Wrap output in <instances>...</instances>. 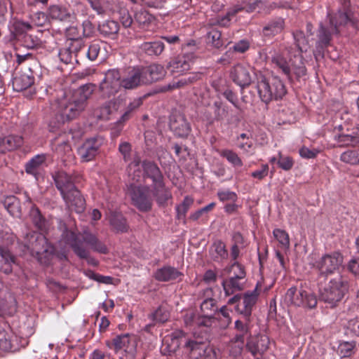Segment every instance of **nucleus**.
<instances>
[{
	"instance_id": "nucleus-1",
	"label": "nucleus",
	"mask_w": 359,
	"mask_h": 359,
	"mask_svg": "<svg viewBox=\"0 0 359 359\" xmlns=\"http://www.w3.org/2000/svg\"><path fill=\"white\" fill-rule=\"evenodd\" d=\"M292 35L295 48L283 44L278 50L270 51L272 63L288 79L291 78L292 73L297 77H301L306 72L302 54L308 50L309 41L302 31L294 32Z\"/></svg>"
},
{
	"instance_id": "nucleus-2",
	"label": "nucleus",
	"mask_w": 359,
	"mask_h": 359,
	"mask_svg": "<svg viewBox=\"0 0 359 359\" xmlns=\"http://www.w3.org/2000/svg\"><path fill=\"white\" fill-rule=\"evenodd\" d=\"M95 85L86 83L78 89L60 90L54 103H51L53 110H58L67 121L76 118L86 108L87 100L95 90Z\"/></svg>"
},
{
	"instance_id": "nucleus-3",
	"label": "nucleus",
	"mask_w": 359,
	"mask_h": 359,
	"mask_svg": "<svg viewBox=\"0 0 359 359\" xmlns=\"http://www.w3.org/2000/svg\"><path fill=\"white\" fill-rule=\"evenodd\" d=\"M58 224L62 231L61 241L69 245L79 258H88L90 251L87 246L93 251L102 254L107 253V246L95 234L88 231H84L82 234L76 233L72 229H68L61 220H59Z\"/></svg>"
},
{
	"instance_id": "nucleus-4",
	"label": "nucleus",
	"mask_w": 359,
	"mask_h": 359,
	"mask_svg": "<svg viewBox=\"0 0 359 359\" xmlns=\"http://www.w3.org/2000/svg\"><path fill=\"white\" fill-rule=\"evenodd\" d=\"M341 8L339 10L338 13L334 16L330 17L328 23L320 25L318 31V46H327L330 44L332 36L334 34L339 33V27L346 24L348 21H351L352 24L359 29V17H354L351 19L348 15V8L350 6L349 0H341Z\"/></svg>"
},
{
	"instance_id": "nucleus-5",
	"label": "nucleus",
	"mask_w": 359,
	"mask_h": 359,
	"mask_svg": "<svg viewBox=\"0 0 359 359\" xmlns=\"http://www.w3.org/2000/svg\"><path fill=\"white\" fill-rule=\"evenodd\" d=\"M27 252L39 262L48 264L54 253V248L48 242L47 238L34 231L26 234L24 241Z\"/></svg>"
},
{
	"instance_id": "nucleus-6",
	"label": "nucleus",
	"mask_w": 359,
	"mask_h": 359,
	"mask_svg": "<svg viewBox=\"0 0 359 359\" xmlns=\"http://www.w3.org/2000/svg\"><path fill=\"white\" fill-rule=\"evenodd\" d=\"M256 76L257 92L264 102L269 103L273 100L282 99L287 93L284 83L278 77L266 79L262 74H256Z\"/></svg>"
},
{
	"instance_id": "nucleus-7",
	"label": "nucleus",
	"mask_w": 359,
	"mask_h": 359,
	"mask_svg": "<svg viewBox=\"0 0 359 359\" xmlns=\"http://www.w3.org/2000/svg\"><path fill=\"white\" fill-rule=\"evenodd\" d=\"M348 290V281L342 276L332 278L329 283L320 290V299L334 306L341 301Z\"/></svg>"
},
{
	"instance_id": "nucleus-8",
	"label": "nucleus",
	"mask_w": 359,
	"mask_h": 359,
	"mask_svg": "<svg viewBox=\"0 0 359 359\" xmlns=\"http://www.w3.org/2000/svg\"><path fill=\"white\" fill-rule=\"evenodd\" d=\"M118 151L125 162H129L127 166V173L132 181L138 182L142 175L140 154L133 151L131 144L122 141L118 145Z\"/></svg>"
},
{
	"instance_id": "nucleus-9",
	"label": "nucleus",
	"mask_w": 359,
	"mask_h": 359,
	"mask_svg": "<svg viewBox=\"0 0 359 359\" xmlns=\"http://www.w3.org/2000/svg\"><path fill=\"white\" fill-rule=\"evenodd\" d=\"M107 345L109 348H113L116 353L123 352L127 359H135L137 337L130 334H120L115 337L111 342H107Z\"/></svg>"
},
{
	"instance_id": "nucleus-10",
	"label": "nucleus",
	"mask_w": 359,
	"mask_h": 359,
	"mask_svg": "<svg viewBox=\"0 0 359 359\" xmlns=\"http://www.w3.org/2000/svg\"><path fill=\"white\" fill-rule=\"evenodd\" d=\"M342 263V255L339 252H334L325 254L319 257L312 265L320 276H327L338 271Z\"/></svg>"
},
{
	"instance_id": "nucleus-11",
	"label": "nucleus",
	"mask_w": 359,
	"mask_h": 359,
	"mask_svg": "<svg viewBox=\"0 0 359 359\" xmlns=\"http://www.w3.org/2000/svg\"><path fill=\"white\" fill-rule=\"evenodd\" d=\"M184 348L191 359H217L219 350L202 341L187 339Z\"/></svg>"
},
{
	"instance_id": "nucleus-12",
	"label": "nucleus",
	"mask_w": 359,
	"mask_h": 359,
	"mask_svg": "<svg viewBox=\"0 0 359 359\" xmlns=\"http://www.w3.org/2000/svg\"><path fill=\"white\" fill-rule=\"evenodd\" d=\"M121 88L120 72L116 69H111L104 73V76L100 83L99 90L102 97H110L115 95Z\"/></svg>"
},
{
	"instance_id": "nucleus-13",
	"label": "nucleus",
	"mask_w": 359,
	"mask_h": 359,
	"mask_svg": "<svg viewBox=\"0 0 359 359\" xmlns=\"http://www.w3.org/2000/svg\"><path fill=\"white\" fill-rule=\"evenodd\" d=\"M133 181L130 187V194L135 205L141 211H148L151 208V199L149 197V189L135 184Z\"/></svg>"
},
{
	"instance_id": "nucleus-14",
	"label": "nucleus",
	"mask_w": 359,
	"mask_h": 359,
	"mask_svg": "<svg viewBox=\"0 0 359 359\" xmlns=\"http://www.w3.org/2000/svg\"><path fill=\"white\" fill-rule=\"evenodd\" d=\"M254 75H255V73L252 67L242 64L235 65L231 72L233 81L241 87L249 86Z\"/></svg>"
},
{
	"instance_id": "nucleus-15",
	"label": "nucleus",
	"mask_w": 359,
	"mask_h": 359,
	"mask_svg": "<svg viewBox=\"0 0 359 359\" xmlns=\"http://www.w3.org/2000/svg\"><path fill=\"white\" fill-rule=\"evenodd\" d=\"M103 144L101 137H96L87 140L78 150L81 160L88 162L93 160L97 154L98 150Z\"/></svg>"
},
{
	"instance_id": "nucleus-16",
	"label": "nucleus",
	"mask_w": 359,
	"mask_h": 359,
	"mask_svg": "<svg viewBox=\"0 0 359 359\" xmlns=\"http://www.w3.org/2000/svg\"><path fill=\"white\" fill-rule=\"evenodd\" d=\"M53 179L62 198L68 199L67 192L76 187L74 183L78 182L77 178L73 177L64 171H58L53 175Z\"/></svg>"
},
{
	"instance_id": "nucleus-17",
	"label": "nucleus",
	"mask_w": 359,
	"mask_h": 359,
	"mask_svg": "<svg viewBox=\"0 0 359 359\" xmlns=\"http://www.w3.org/2000/svg\"><path fill=\"white\" fill-rule=\"evenodd\" d=\"M193 61V54H184L174 58L167 67L172 74H183L190 69Z\"/></svg>"
},
{
	"instance_id": "nucleus-18",
	"label": "nucleus",
	"mask_w": 359,
	"mask_h": 359,
	"mask_svg": "<svg viewBox=\"0 0 359 359\" xmlns=\"http://www.w3.org/2000/svg\"><path fill=\"white\" fill-rule=\"evenodd\" d=\"M122 88L126 90H133L141 86L144 82L140 67H135L129 70L124 76H121Z\"/></svg>"
},
{
	"instance_id": "nucleus-19",
	"label": "nucleus",
	"mask_w": 359,
	"mask_h": 359,
	"mask_svg": "<svg viewBox=\"0 0 359 359\" xmlns=\"http://www.w3.org/2000/svg\"><path fill=\"white\" fill-rule=\"evenodd\" d=\"M140 68L145 85L163 79L166 74L163 66L158 64H151Z\"/></svg>"
},
{
	"instance_id": "nucleus-20",
	"label": "nucleus",
	"mask_w": 359,
	"mask_h": 359,
	"mask_svg": "<svg viewBox=\"0 0 359 359\" xmlns=\"http://www.w3.org/2000/svg\"><path fill=\"white\" fill-rule=\"evenodd\" d=\"M259 292L257 287L252 291L245 293L243 302L236 306V311L248 319L251 315L252 309L257 300Z\"/></svg>"
},
{
	"instance_id": "nucleus-21",
	"label": "nucleus",
	"mask_w": 359,
	"mask_h": 359,
	"mask_svg": "<svg viewBox=\"0 0 359 359\" xmlns=\"http://www.w3.org/2000/svg\"><path fill=\"white\" fill-rule=\"evenodd\" d=\"M170 128L177 136L181 137H187L191 131L189 123L184 115L181 114H175L171 116Z\"/></svg>"
},
{
	"instance_id": "nucleus-22",
	"label": "nucleus",
	"mask_w": 359,
	"mask_h": 359,
	"mask_svg": "<svg viewBox=\"0 0 359 359\" xmlns=\"http://www.w3.org/2000/svg\"><path fill=\"white\" fill-rule=\"evenodd\" d=\"M217 311V306L216 300L211 297L205 299L201 304V316L203 317V320L199 323L203 324L204 327L211 326L213 316Z\"/></svg>"
},
{
	"instance_id": "nucleus-23",
	"label": "nucleus",
	"mask_w": 359,
	"mask_h": 359,
	"mask_svg": "<svg viewBox=\"0 0 359 359\" xmlns=\"http://www.w3.org/2000/svg\"><path fill=\"white\" fill-rule=\"evenodd\" d=\"M68 199L63 198L67 205L71 210L75 211L76 213H81L85 209V200L81 196L79 191L74 187L67 192Z\"/></svg>"
},
{
	"instance_id": "nucleus-24",
	"label": "nucleus",
	"mask_w": 359,
	"mask_h": 359,
	"mask_svg": "<svg viewBox=\"0 0 359 359\" xmlns=\"http://www.w3.org/2000/svg\"><path fill=\"white\" fill-rule=\"evenodd\" d=\"M154 278L158 281L168 282L181 280L183 273L178 269L170 266H165L158 269L154 273Z\"/></svg>"
},
{
	"instance_id": "nucleus-25",
	"label": "nucleus",
	"mask_w": 359,
	"mask_h": 359,
	"mask_svg": "<svg viewBox=\"0 0 359 359\" xmlns=\"http://www.w3.org/2000/svg\"><path fill=\"white\" fill-rule=\"evenodd\" d=\"M270 340L268 336L259 334L255 339H250L247 347L249 351L255 356L257 354H263L269 348Z\"/></svg>"
},
{
	"instance_id": "nucleus-26",
	"label": "nucleus",
	"mask_w": 359,
	"mask_h": 359,
	"mask_svg": "<svg viewBox=\"0 0 359 359\" xmlns=\"http://www.w3.org/2000/svg\"><path fill=\"white\" fill-rule=\"evenodd\" d=\"M142 104V99L141 97L135 98L126 107L123 113L121 114L119 119L116 122V126L118 128V132L121 130L123 125L126 123L133 116V112L137 110Z\"/></svg>"
},
{
	"instance_id": "nucleus-27",
	"label": "nucleus",
	"mask_w": 359,
	"mask_h": 359,
	"mask_svg": "<svg viewBox=\"0 0 359 359\" xmlns=\"http://www.w3.org/2000/svg\"><path fill=\"white\" fill-rule=\"evenodd\" d=\"M23 144V138L19 135H9L0 137V153L13 151Z\"/></svg>"
},
{
	"instance_id": "nucleus-28",
	"label": "nucleus",
	"mask_w": 359,
	"mask_h": 359,
	"mask_svg": "<svg viewBox=\"0 0 359 359\" xmlns=\"http://www.w3.org/2000/svg\"><path fill=\"white\" fill-rule=\"evenodd\" d=\"M302 292V288L299 289L297 287H290L284 296L285 304L294 307L301 306L303 304L302 297H304Z\"/></svg>"
},
{
	"instance_id": "nucleus-29",
	"label": "nucleus",
	"mask_w": 359,
	"mask_h": 359,
	"mask_svg": "<svg viewBox=\"0 0 359 359\" xmlns=\"http://www.w3.org/2000/svg\"><path fill=\"white\" fill-rule=\"evenodd\" d=\"M184 337V332L182 330H175L174 331L171 335L170 339H172V344H168V339L165 338L163 341V347L162 352L164 354L171 355L175 353L176 350L179 348L180 341L179 340L182 339Z\"/></svg>"
},
{
	"instance_id": "nucleus-30",
	"label": "nucleus",
	"mask_w": 359,
	"mask_h": 359,
	"mask_svg": "<svg viewBox=\"0 0 359 359\" xmlns=\"http://www.w3.org/2000/svg\"><path fill=\"white\" fill-rule=\"evenodd\" d=\"M144 174L152 180L153 185L163 181V175L158 167L153 162L144 161L142 163Z\"/></svg>"
},
{
	"instance_id": "nucleus-31",
	"label": "nucleus",
	"mask_w": 359,
	"mask_h": 359,
	"mask_svg": "<svg viewBox=\"0 0 359 359\" xmlns=\"http://www.w3.org/2000/svg\"><path fill=\"white\" fill-rule=\"evenodd\" d=\"M15 263V257L7 250L0 247V271L9 274Z\"/></svg>"
},
{
	"instance_id": "nucleus-32",
	"label": "nucleus",
	"mask_w": 359,
	"mask_h": 359,
	"mask_svg": "<svg viewBox=\"0 0 359 359\" xmlns=\"http://www.w3.org/2000/svg\"><path fill=\"white\" fill-rule=\"evenodd\" d=\"M119 106L120 102L117 100L107 102L98 109L97 116L100 119L109 120L118 109Z\"/></svg>"
},
{
	"instance_id": "nucleus-33",
	"label": "nucleus",
	"mask_w": 359,
	"mask_h": 359,
	"mask_svg": "<svg viewBox=\"0 0 359 359\" xmlns=\"http://www.w3.org/2000/svg\"><path fill=\"white\" fill-rule=\"evenodd\" d=\"M30 218L34 224L43 233H48L50 229V222L42 217L39 209L33 206L29 212Z\"/></svg>"
},
{
	"instance_id": "nucleus-34",
	"label": "nucleus",
	"mask_w": 359,
	"mask_h": 359,
	"mask_svg": "<svg viewBox=\"0 0 359 359\" xmlns=\"http://www.w3.org/2000/svg\"><path fill=\"white\" fill-rule=\"evenodd\" d=\"M284 28V20L281 18L269 22L262 29L264 36L271 38L280 33Z\"/></svg>"
},
{
	"instance_id": "nucleus-35",
	"label": "nucleus",
	"mask_w": 359,
	"mask_h": 359,
	"mask_svg": "<svg viewBox=\"0 0 359 359\" xmlns=\"http://www.w3.org/2000/svg\"><path fill=\"white\" fill-rule=\"evenodd\" d=\"M34 82V77L31 74L22 73L13 79V89L16 91L24 90L30 87Z\"/></svg>"
},
{
	"instance_id": "nucleus-36",
	"label": "nucleus",
	"mask_w": 359,
	"mask_h": 359,
	"mask_svg": "<svg viewBox=\"0 0 359 359\" xmlns=\"http://www.w3.org/2000/svg\"><path fill=\"white\" fill-rule=\"evenodd\" d=\"M160 184H156L153 185L154 196L156 197V201L159 205H164L167 201L171 198L172 194L170 191L165 188L163 182H161Z\"/></svg>"
},
{
	"instance_id": "nucleus-37",
	"label": "nucleus",
	"mask_w": 359,
	"mask_h": 359,
	"mask_svg": "<svg viewBox=\"0 0 359 359\" xmlns=\"http://www.w3.org/2000/svg\"><path fill=\"white\" fill-rule=\"evenodd\" d=\"M243 279L236 278L233 276H229V279L224 280L222 282V287L226 296H230L235 292L241 290L243 287L241 283Z\"/></svg>"
},
{
	"instance_id": "nucleus-38",
	"label": "nucleus",
	"mask_w": 359,
	"mask_h": 359,
	"mask_svg": "<svg viewBox=\"0 0 359 359\" xmlns=\"http://www.w3.org/2000/svg\"><path fill=\"white\" fill-rule=\"evenodd\" d=\"M164 44L161 41L144 42L140 46V48L148 55H158L164 50Z\"/></svg>"
},
{
	"instance_id": "nucleus-39",
	"label": "nucleus",
	"mask_w": 359,
	"mask_h": 359,
	"mask_svg": "<svg viewBox=\"0 0 359 359\" xmlns=\"http://www.w3.org/2000/svg\"><path fill=\"white\" fill-rule=\"evenodd\" d=\"M46 156L45 154H38L30 159L25 165V170L27 173L35 175L37 169L45 162Z\"/></svg>"
},
{
	"instance_id": "nucleus-40",
	"label": "nucleus",
	"mask_w": 359,
	"mask_h": 359,
	"mask_svg": "<svg viewBox=\"0 0 359 359\" xmlns=\"http://www.w3.org/2000/svg\"><path fill=\"white\" fill-rule=\"evenodd\" d=\"M49 15L51 18L65 21L71 18V13L65 8L59 6H53L49 9Z\"/></svg>"
},
{
	"instance_id": "nucleus-41",
	"label": "nucleus",
	"mask_w": 359,
	"mask_h": 359,
	"mask_svg": "<svg viewBox=\"0 0 359 359\" xmlns=\"http://www.w3.org/2000/svg\"><path fill=\"white\" fill-rule=\"evenodd\" d=\"M111 225L117 231L124 232L127 230V224L125 218L122 215L117 212H112L109 216Z\"/></svg>"
},
{
	"instance_id": "nucleus-42",
	"label": "nucleus",
	"mask_w": 359,
	"mask_h": 359,
	"mask_svg": "<svg viewBox=\"0 0 359 359\" xmlns=\"http://www.w3.org/2000/svg\"><path fill=\"white\" fill-rule=\"evenodd\" d=\"M243 8L239 5H236L230 8L226 12V15L219 16L217 18V23L223 27L228 26L235 15L242 11Z\"/></svg>"
},
{
	"instance_id": "nucleus-43",
	"label": "nucleus",
	"mask_w": 359,
	"mask_h": 359,
	"mask_svg": "<svg viewBox=\"0 0 359 359\" xmlns=\"http://www.w3.org/2000/svg\"><path fill=\"white\" fill-rule=\"evenodd\" d=\"M4 207L13 217H19L20 215V207L18 199L14 196H10L6 198Z\"/></svg>"
},
{
	"instance_id": "nucleus-44",
	"label": "nucleus",
	"mask_w": 359,
	"mask_h": 359,
	"mask_svg": "<svg viewBox=\"0 0 359 359\" xmlns=\"http://www.w3.org/2000/svg\"><path fill=\"white\" fill-rule=\"evenodd\" d=\"M222 157L226 159L233 167H241L243 161L238 155L231 149H223L219 152Z\"/></svg>"
},
{
	"instance_id": "nucleus-45",
	"label": "nucleus",
	"mask_w": 359,
	"mask_h": 359,
	"mask_svg": "<svg viewBox=\"0 0 359 359\" xmlns=\"http://www.w3.org/2000/svg\"><path fill=\"white\" fill-rule=\"evenodd\" d=\"M193 203V198L187 196L184 197L182 203L176 206L177 217L178 219L184 220L185 219L187 212Z\"/></svg>"
},
{
	"instance_id": "nucleus-46",
	"label": "nucleus",
	"mask_w": 359,
	"mask_h": 359,
	"mask_svg": "<svg viewBox=\"0 0 359 359\" xmlns=\"http://www.w3.org/2000/svg\"><path fill=\"white\" fill-rule=\"evenodd\" d=\"M154 20V17L144 10L137 11L135 15V22L143 29L147 27Z\"/></svg>"
},
{
	"instance_id": "nucleus-47",
	"label": "nucleus",
	"mask_w": 359,
	"mask_h": 359,
	"mask_svg": "<svg viewBox=\"0 0 359 359\" xmlns=\"http://www.w3.org/2000/svg\"><path fill=\"white\" fill-rule=\"evenodd\" d=\"M203 318L201 317V314H198L194 311H189L186 313L184 316V323L187 326H197L201 327L204 326L203 324L199 323L201 321H203Z\"/></svg>"
},
{
	"instance_id": "nucleus-48",
	"label": "nucleus",
	"mask_w": 359,
	"mask_h": 359,
	"mask_svg": "<svg viewBox=\"0 0 359 359\" xmlns=\"http://www.w3.org/2000/svg\"><path fill=\"white\" fill-rule=\"evenodd\" d=\"M337 142L341 147H356L359 144V135L341 134L338 136Z\"/></svg>"
},
{
	"instance_id": "nucleus-49",
	"label": "nucleus",
	"mask_w": 359,
	"mask_h": 359,
	"mask_svg": "<svg viewBox=\"0 0 359 359\" xmlns=\"http://www.w3.org/2000/svg\"><path fill=\"white\" fill-rule=\"evenodd\" d=\"M13 334L4 330L0 331V350L11 351L13 350Z\"/></svg>"
},
{
	"instance_id": "nucleus-50",
	"label": "nucleus",
	"mask_w": 359,
	"mask_h": 359,
	"mask_svg": "<svg viewBox=\"0 0 359 359\" xmlns=\"http://www.w3.org/2000/svg\"><path fill=\"white\" fill-rule=\"evenodd\" d=\"M55 115L50 120L48 123V130L50 132H56L60 129L62 126L67 122V119L62 116L58 110H55Z\"/></svg>"
},
{
	"instance_id": "nucleus-51",
	"label": "nucleus",
	"mask_w": 359,
	"mask_h": 359,
	"mask_svg": "<svg viewBox=\"0 0 359 359\" xmlns=\"http://www.w3.org/2000/svg\"><path fill=\"white\" fill-rule=\"evenodd\" d=\"M359 149L347 150L341 154V161L351 165L359 164Z\"/></svg>"
},
{
	"instance_id": "nucleus-52",
	"label": "nucleus",
	"mask_w": 359,
	"mask_h": 359,
	"mask_svg": "<svg viewBox=\"0 0 359 359\" xmlns=\"http://www.w3.org/2000/svg\"><path fill=\"white\" fill-rule=\"evenodd\" d=\"M274 238L284 249H288L290 247V238L287 233L280 229H275L273 231Z\"/></svg>"
},
{
	"instance_id": "nucleus-53",
	"label": "nucleus",
	"mask_w": 359,
	"mask_h": 359,
	"mask_svg": "<svg viewBox=\"0 0 359 359\" xmlns=\"http://www.w3.org/2000/svg\"><path fill=\"white\" fill-rule=\"evenodd\" d=\"M302 294V305L300 307L313 309L317 305V297L316 296L309 290L303 289Z\"/></svg>"
},
{
	"instance_id": "nucleus-54",
	"label": "nucleus",
	"mask_w": 359,
	"mask_h": 359,
	"mask_svg": "<svg viewBox=\"0 0 359 359\" xmlns=\"http://www.w3.org/2000/svg\"><path fill=\"white\" fill-rule=\"evenodd\" d=\"M100 32L104 35H113L118 33L119 25L114 20H107L100 27Z\"/></svg>"
},
{
	"instance_id": "nucleus-55",
	"label": "nucleus",
	"mask_w": 359,
	"mask_h": 359,
	"mask_svg": "<svg viewBox=\"0 0 359 359\" xmlns=\"http://www.w3.org/2000/svg\"><path fill=\"white\" fill-rule=\"evenodd\" d=\"M355 346L354 341L341 342L338 346V353L342 358L349 357L353 354Z\"/></svg>"
},
{
	"instance_id": "nucleus-56",
	"label": "nucleus",
	"mask_w": 359,
	"mask_h": 359,
	"mask_svg": "<svg viewBox=\"0 0 359 359\" xmlns=\"http://www.w3.org/2000/svg\"><path fill=\"white\" fill-rule=\"evenodd\" d=\"M149 318L155 323H164L169 318V312L165 309L160 306L149 316Z\"/></svg>"
},
{
	"instance_id": "nucleus-57",
	"label": "nucleus",
	"mask_w": 359,
	"mask_h": 359,
	"mask_svg": "<svg viewBox=\"0 0 359 359\" xmlns=\"http://www.w3.org/2000/svg\"><path fill=\"white\" fill-rule=\"evenodd\" d=\"M226 270L229 274V276H233L236 278L243 279V280L245 277V272L244 271V269L238 262H234Z\"/></svg>"
},
{
	"instance_id": "nucleus-58",
	"label": "nucleus",
	"mask_w": 359,
	"mask_h": 359,
	"mask_svg": "<svg viewBox=\"0 0 359 359\" xmlns=\"http://www.w3.org/2000/svg\"><path fill=\"white\" fill-rule=\"evenodd\" d=\"M221 36L222 34L219 31L212 29L208 34V43H211L214 47L219 48L223 45Z\"/></svg>"
},
{
	"instance_id": "nucleus-59",
	"label": "nucleus",
	"mask_w": 359,
	"mask_h": 359,
	"mask_svg": "<svg viewBox=\"0 0 359 359\" xmlns=\"http://www.w3.org/2000/svg\"><path fill=\"white\" fill-rule=\"evenodd\" d=\"M23 45L27 48H35L41 46V41L36 36L25 34L22 40Z\"/></svg>"
},
{
	"instance_id": "nucleus-60",
	"label": "nucleus",
	"mask_w": 359,
	"mask_h": 359,
	"mask_svg": "<svg viewBox=\"0 0 359 359\" xmlns=\"http://www.w3.org/2000/svg\"><path fill=\"white\" fill-rule=\"evenodd\" d=\"M32 26L28 22L16 20L13 24V31L15 35H21L31 29Z\"/></svg>"
},
{
	"instance_id": "nucleus-61",
	"label": "nucleus",
	"mask_w": 359,
	"mask_h": 359,
	"mask_svg": "<svg viewBox=\"0 0 359 359\" xmlns=\"http://www.w3.org/2000/svg\"><path fill=\"white\" fill-rule=\"evenodd\" d=\"M235 327L239 332V334H236V339L238 341L244 340L245 337L248 335L249 332L248 324L242 322L241 320H237L235 322Z\"/></svg>"
},
{
	"instance_id": "nucleus-62",
	"label": "nucleus",
	"mask_w": 359,
	"mask_h": 359,
	"mask_svg": "<svg viewBox=\"0 0 359 359\" xmlns=\"http://www.w3.org/2000/svg\"><path fill=\"white\" fill-rule=\"evenodd\" d=\"M279 158L277 161L278 166L284 170H290L294 165L293 159L288 156H283L279 153Z\"/></svg>"
},
{
	"instance_id": "nucleus-63",
	"label": "nucleus",
	"mask_w": 359,
	"mask_h": 359,
	"mask_svg": "<svg viewBox=\"0 0 359 359\" xmlns=\"http://www.w3.org/2000/svg\"><path fill=\"white\" fill-rule=\"evenodd\" d=\"M100 51V45L98 42H93L89 45L87 50L86 51L88 58L93 61L95 60Z\"/></svg>"
},
{
	"instance_id": "nucleus-64",
	"label": "nucleus",
	"mask_w": 359,
	"mask_h": 359,
	"mask_svg": "<svg viewBox=\"0 0 359 359\" xmlns=\"http://www.w3.org/2000/svg\"><path fill=\"white\" fill-rule=\"evenodd\" d=\"M320 153V150L318 149H309L306 147H302L299 150L300 156L303 158L311 159L314 158Z\"/></svg>"
}]
</instances>
